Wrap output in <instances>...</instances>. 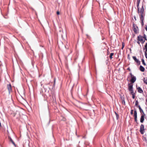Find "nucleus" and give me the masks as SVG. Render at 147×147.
Instances as JSON below:
<instances>
[{
    "label": "nucleus",
    "instance_id": "6ab92c4d",
    "mask_svg": "<svg viewBox=\"0 0 147 147\" xmlns=\"http://www.w3.org/2000/svg\"><path fill=\"white\" fill-rule=\"evenodd\" d=\"M10 141L15 146H16V144H15V143L14 142L13 140L11 138H10Z\"/></svg>",
    "mask_w": 147,
    "mask_h": 147
},
{
    "label": "nucleus",
    "instance_id": "f03ea898",
    "mask_svg": "<svg viewBox=\"0 0 147 147\" xmlns=\"http://www.w3.org/2000/svg\"><path fill=\"white\" fill-rule=\"evenodd\" d=\"M137 40H139L142 44H143L145 42V40H144L143 37L140 35L138 36Z\"/></svg>",
    "mask_w": 147,
    "mask_h": 147
},
{
    "label": "nucleus",
    "instance_id": "412c9836",
    "mask_svg": "<svg viewBox=\"0 0 147 147\" xmlns=\"http://www.w3.org/2000/svg\"><path fill=\"white\" fill-rule=\"evenodd\" d=\"M115 113L117 119H118L119 118V117L118 115L116 112H115Z\"/></svg>",
    "mask_w": 147,
    "mask_h": 147
},
{
    "label": "nucleus",
    "instance_id": "f3484780",
    "mask_svg": "<svg viewBox=\"0 0 147 147\" xmlns=\"http://www.w3.org/2000/svg\"><path fill=\"white\" fill-rule=\"evenodd\" d=\"M129 91L130 92V93L131 94H135V93L134 92V91H133V89L131 90H129Z\"/></svg>",
    "mask_w": 147,
    "mask_h": 147
},
{
    "label": "nucleus",
    "instance_id": "473e14b6",
    "mask_svg": "<svg viewBox=\"0 0 147 147\" xmlns=\"http://www.w3.org/2000/svg\"><path fill=\"white\" fill-rule=\"evenodd\" d=\"M134 119H137V116H134Z\"/></svg>",
    "mask_w": 147,
    "mask_h": 147
},
{
    "label": "nucleus",
    "instance_id": "aec40b11",
    "mask_svg": "<svg viewBox=\"0 0 147 147\" xmlns=\"http://www.w3.org/2000/svg\"><path fill=\"white\" fill-rule=\"evenodd\" d=\"M138 100H136L135 102V105L136 106H138Z\"/></svg>",
    "mask_w": 147,
    "mask_h": 147
},
{
    "label": "nucleus",
    "instance_id": "20e7f679",
    "mask_svg": "<svg viewBox=\"0 0 147 147\" xmlns=\"http://www.w3.org/2000/svg\"><path fill=\"white\" fill-rule=\"evenodd\" d=\"M145 129H144V125L142 124L140 126V132L141 134H143L144 132Z\"/></svg>",
    "mask_w": 147,
    "mask_h": 147
},
{
    "label": "nucleus",
    "instance_id": "393cba45",
    "mask_svg": "<svg viewBox=\"0 0 147 147\" xmlns=\"http://www.w3.org/2000/svg\"><path fill=\"white\" fill-rule=\"evenodd\" d=\"M134 110H131V115H132L133 114V112Z\"/></svg>",
    "mask_w": 147,
    "mask_h": 147
},
{
    "label": "nucleus",
    "instance_id": "e433bc0d",
    "mask_svg": "<svg viewBox=\"0 0 147 147\" xmlns=\"http://www.w3.org/2000/svg\"><path fill=\"white\" fill-rule=\"evenodd\" d=\"M129 59H130V58H129H129H128Z\"/></svg>",
    "mask_w": 147,
    "mask_h": 147
},
{
    "label": "nucleus",
    "instance_id": "ddd939ff",
    "mask_svg": "<svg viewBox=\"0 0 147 147\" xmlns=\"http://www.w3.org/2000/svg\"><path fill=\"white\" fill-rule=\"evenodd\" d=\"M140 70L141 71L144 72V71L145 69L142 66L140 65Z\"/></svg>",
    "mask_w": 147,
    "mask_h": 147
},
{
    "label": "nucleus",
    "instance_id": "c756f323",
    "mask_svg": "<svg viewBox=\"0 0 147 147\" xmlns=\"http://www.w3.org/2000/svg\"><path fill=\"white\" fill-rule=\"evenodd\" d=\"M135 119V121L137 123H138L137 119Z\"/></svg>",
    "mask_w": 147,
    "mask_h": 147
},
{
    "label": "nucleus",
    "instance_id": "4c0bfd02",
    "mask_svg": "<svg viewBox=\"0 0 147 147\" xmlns=\"http://www.w3.org/2000/svg\"><path fill=\"white\" fill-rule=\"evenodd\" d=\"M146 69H147V67H146Z\"/></svg>",
    "mask_w": 147,
    "mask_h": 147
},
{
    "label": "nucleus",
    "instance_id": "dca6fc26",
    "mask_svg": "<svg viewBox=\"0 0 147 147\" xmlns=\"http://www.w3.org/2000/svg\"><path fill=\"white\" fill-rule=\"evenodd\" d=\"M114 55V53H111L110 54V55L109 56V58L110 59H111L113 58L112 57Z\"/></svg>",
    "mask_w": 147,
    "mask_h": 147
},
{
    "label": "nucleus",
    "instance_id": "9b49d317",
    "mask_svg": "<svg viewBox=\"0 0 147 147\" xmlns=\"http://www.w3.org/2000/svg\"><path fill=\"white\" fill-rule=\"evenodd\" d=\"M133 84L132 83H129L128 84V89L129 90L133 89Z\"/></svg>",
    "mask_w": 147,
    "mask_h": 147
},
{
    "label": "nucleus",
    "instance_id": "2f4dec72",
    "mask_svg": "<svg viewBox=\"0 0 147 147\" xmlns=\"http://www.w3.org/2000/svg\"><path fill=\"white\" fill-rule=\"evenodd\" d=\"M144 40H145H145H147V39H146V38H144Z\"/></svg>",
    "mask_w": 147,
    "mask_h": 147
},
{
    "label": "nucleus",
    "instance_id": "f257e3e1",
    "mask_svg": "<svg viewBox=\"0 0 147 147\" xmlns=\"http://www.w3.org/2000/svg\"><path fill=\"white\" fill-rule=\"evenodd\" d=\"M144 6L143 5L140 8V12L138 13L139 14V15L140 16V18L141 19V24L142 26H143L144 24Z\"/></svg>",
    "mask_w": 147,
    "mask_h": 147
},
{
    "label": "nucleus",
    "instance_id": "cd10ccee",
    "mask_svg": "<svg viewBox=\"0 0 147 147\" xmlns=\"http://www.w3.org/2000/svg\"><path fill=\"white\" fill-rule=\"evenodd\" d=\"M145 29L147 31V26L146 25H145Z\"/></svg>",
    "mask_w": 147,
    "mask_h": 147
},
{
    "label": "nucleus",
    "instance_id": "7ed1b4c3",
    "mask_svg": "<svg viewBox=\"0 0 147 147\" xmlns=\"http://www.w3.org/2000/svg\"><path fill=\"white\" fill-rule=\"evenodd\" d=\"M129 74L131 77L130 82L131 83H134L136 80V77L132 75L131 73H130Z\"/></svg>",
    "mask_w": 147,
    "mask_h": 147
},
{
    "label": "nucleus",
    "instance_id": "c85d7f7f",
    "mask_svg": "<svg viewBox=\"0 0 147 147\" xmlns=\"http://www.w3.org/2000/svg\"><path fill=\"white\" fill-rule=\"evenodd\" d=\"M143 37V38H146V35L145 34H144V36H142Z\"/></svg>",
    "mask_w": 147,
    "mask_h": 147
},
{
    "label": "nucleus",
    "instance_id": "f704fd0d",
    "mask_svg": "<svg viewBox=\"0 0 147 147\" xmlns=\"http://www.w3.org/2000/svg\"><path fill=\"white\" fill-rule=\"evenodd\" d=\"M129 55H128V58H129Z\"/></svg>",
    "mask_w": 147,
    "mask_h": 147
},
{
    "label": "nucleus",
    "instance_id": "0eeeda50",
    "mask_svg": "<svg viewBox=\"0 0 147 147\" xmlns=\"http://www.w3.org/2000/svg\"><path fill=\"white\" fill-rule=\"evenodd\" d=\"M144 47L145 48H144V49H145V55L147 59V43H146Z\"/></svg>",
    "mask_w": 147,
    "mask_h": 147
},
{
    "label": "nucleus",
    "instance_id": "a211bd4d",
    "mask_svg": "<svg viewBox=\"0 0 147 147\" xmlns=\"http://www.w3.org/2000/svg\"><path fill=\"white\" fill-rule=\"evenodd\" d=\"M134 117L137 116V112L136 110H135L134 111Z\"/></svg>",
    "mask_w": 147,
    "mask_h": 147
},
{
    "label": "nucleus",
    "instance_id": "1a4fd4ad",
    "mask_svg": "<svg viewBox=\"0 0 147 147\" xmlns=\"http://www.w3.org/2000/svg\"><path fill=\"white\" fill-rule=\"evenodd\" d=\"M145 115V114H142V115L141 116L140 119V121L141 123H142L143 122L144 120V117Z\"/></svg>",
    "mask_w": 147,
    "mask_h": 147
},
{
    "label": "nucleus",
    "instance_id": "bb28decb",
    "mask_svg": "<svg viewBox=\"0 0 147 147\" xmlns=\"http://www.w3.org/2000/svg\"><path fill=\"white\" fill-rule=\"evenodd\" d=\"M57 15H59L60 14L59 12V11H57Z\"/></svg>",
    "mask_w": 147,
    "mask_h": 147
},
{
    "label": "nucleus",
    "instance_id": "72a5a7b5",
    "mask_svg": "<svg viewBox=\"0 0 147 147\" xmlns=\"http://www.w3.org/2000/svg\"><path fill=\"white\" fill-rule=\"evenodd\" d=\"M134 18L135 20H136V18L135 17H134Z\"/></svg>",
    "mask_w": 147,
    "mask_h": 147
},
{
    "label": "nucleus",
    "instance_id": "6e6552de",
    "mask_svg": "<svg viewBox=\"0 0 147 147\" xmlns=\"http://www.w3.org/2000/svg\"><path fill=\"white\" fill-rule=\"evenodd\" d=\"M137 87V89L138 90V92L140 93H143V91L141 89V88L140 87H137V86H136Z\"/></svg>",
    "mask_w": 147,
    "mask_h": 147
},
{
    "label": "nucleus",
    "instance_id": "4468645a",
    "mask_svg": "<svg viewBox=\"0 0 147 147\" xmlns=\"http://www.w3.org/2000/svg\"><path fill=\"white\" fill-rule=\"evenodd\" d=\"M138 107L139 109L140 110V112L141 113H142L143 114H145L143 110L141 108V107L140 105H139L138 106Z\"/></svg>",
    "mask_w": 147,
    "mask_h": 147
},
{
    "label": "nucleus",
    "instance_id": "5701e85b",
    "mask_svg": "<svg viewBox=\"0 0 147 147\" xmlns=\"http://www.w3.org/2000/svg\"><path fill=\"white\" fill-rule=\"evenodd\" d=\"M132 95V97L133 99H134L135 98V94H131Z\"/></svg>",
    "mask_w": 147,
    "mask_h": 147
},
{
    "label": "nucleus",
    "instance_id": "b1692460",
    "mask_svg": "<svg viewBox=\"0 0 147 147\" xmlns=\"http://www.w3.org/2000/svg\"><path fill=\"white\" fill-rule=\"evenodd\" d=\"M124 43H122V47L121 48L122 49H123V48H124Z\"/></svg>",
    "mask_w": 147,
    "mask_h": 147
},
{
    "label": "nucleus",
    "instance_id": "7c9ffc66",
    "mask_svg": "<svg viewBox=\"0 0 147 147\" xmlns=\"http://www.w3.org/2000/svg\"><path fill=\"white\" fill-rule=\"evenodd\" d=\"M127 69L128 70H129V71H130V70H130V68H129V67H128V68Z\"/></svg>",
    "mask_w": 147,
    "mask_h": 147
},
{
    "label": "nucleus",
    "instance_id": "423d86ee",
    "mask_svg": "<svg viewBox=\"0 0 147 147\" xmlns=\"http://www.w3.org/2000/svg\"><path fill=\"white\" fill-rule=\"evenodd\" d=\"M140 0H137V6L138 8V12L139 13L140 12V9L139 8V4L140 3Z\"/></svg>",
    "mask_w": 147,
    "mask_h": 147
},
{
    "label": "nucleus",
    "instance_id": "39448f33",
    "mask_svg": "<svg viewBox=\"0 0 147 147\" xmlns=\"http://www.w3.org/2000/svg\"><path fill=\"white\" fill-rule=\"evenodd\" d=\"M133 27L134 29V31L135 33H137L138 31V28L136 25L134 23L133 24Z\"/></svg>",
    "mask_w": 147,
    "mask_h": 147
},
{
    "label": "nucleus",
    "instance_id": "2eb2a0df",
    "mask_svg": "<svg viewBox=\"0 0 147 147\" xmlns=\"http://www.w3.org/2000/svg\"><path fill=\"white\" fill-rule=\"evenodd\" d=\"M144 83L147 85V78H144L143 80Z\"/></svg>",
    "mask_w": 147,
    "mask_h": 147
},
{
    "label": "nucleus",
    "instance_id": "9d476101",
    "mask_svg": "<svg viewBox=\"0 0 147 147\" xmlns=\"http://www.w3.org/2000/svg\"><path fill=\"white\" fill-rule=\"evenodd\" d=\"M7 88L9 93L11 91V84H8L7 86Z\"/></svg>",
    "mask_w": 147,
    "mask_h": 147
},
{
    "label": "nucleus",
    "instance_id": "4be33fe9",
    "mask_svg": "<svg viewBox=\"0 0 147 147\" xmlns=\"http://www.w3.org/2000/svg\"><path fill=\"white\" fill-rule=\"evenodd\" d=\"M142 62L143 64L144 65H146V64L145 63L144 60L143 59L142 60Z\"/></svg>",
    "mask_w": 147,
    "mask_h": 147
},
{
    "label": "nucleus",
    "instance_id": "f8f14e48",
    "mask_svg": "<svg viewBox=\"0 0 147 147\" xmlns=\"http://www.w3.org/2000/svg\"><path fill=\"white\" fill-rule=\"evenodd\" d=\"M133 58L134 60L138 64H140V61H139L138 59L135 56H133Z\"/></svg>",
    "mask_w": 147,
    "mask_h": 147
},
{
    "label": "nucleus",
    "instance_id": "c9c22d12",
    "mask_svg": "<svg viewBox=\"0 0 147 147\" xmlns=\"http://www.w3.org/2000/svg\"><path fill=\"white\" fill-rule=\"evenodd\" d=\"M146 102H147V98H146Z\"/></svg>",
    "mask_w": 147,
    "mask_h": 147
},
{
    "label": "nucleus",
    "instance_id": "a878e982",
    "mask_svg": "<svg viewBox=\"0 0 147 147\" xmlns=\"http://www.w3.org/2000/svg\"><path fill=\"white\" fill-rule=\"evenodd\" d=\"M140 42L139 40H138V41L137 42V43L140 46Z\"/></svg>",
    "mask_w": 147,
    "mask_h": 147
}]
</instances>
